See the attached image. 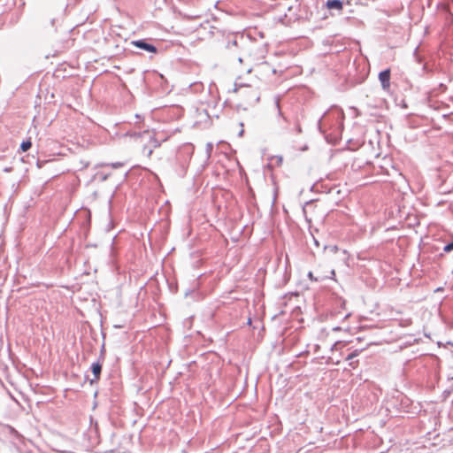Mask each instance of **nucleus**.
Here are the masks:
<instances>
[{
    "label": "nucleus",
    "mask_w": 453,
    "mask_h": 453,
    "mask_svg": "<svg viewBox=\"0 0 453 453\" xmlns=\"http://www.w3.org/2000/svg\"><path fill=\"white\" fill-rule=\"evenodd\" d=\"M4 171L5 173H11V172L12 171V167H5V168L4 169Z\"/></svg>",
    "instance_id": "9b49d317"
},
{
    "label": "nucleus",
    "mask_w": 453,
    "mask_h": 453,
    "mask_svg": "<svg viewBox=\"0 0 453 453\" xmlns=\"http://www.w3.org/2000/svg\"><path fill=\"white\" fill-rule=\"evenodd\" d=\"M135 138H142V141H150L152 144L150 146H144L143 151L147 153V156L150 157L152 153L153 148H156L158 146L157 142L153 137L152 134L149 131L144 132L142 135L141 134H134Z\"/></svg>",
    "instance_id": "f257e3e1"
},
{
    "label": "nucleus",
    "mask_w": 453,
    "mask_h": 453,
    "mask_svg": "<svg viewBox=\"0 0 453 453\" xmlns=\"http://www.w3.org/2000/svg\"><path fill=\"white\" fill-rule=\"evenodd\" d=\"M379 79L381 82L383 88H389V80H390V72L389 70H385L380 73Z\"/></svg>",
    "instance_id": "39448f33"
},
{
    "label": "nucleus",
    "mask_w": 453,
    "mask_h": 453,
    "mask_svg": "<svg viewBox=\"0 0 453 453\" xmlns=\"http://www.w3.org/2000/svg\"><path fill=\"white\" fill-rule=\"evenodd\" d=\"M90 369L94 375V378L91 380V383H93L94 381H97L99 380L101 371H102V365L99 363V361L94 362L91 365Z\"/></svg>",
    "instance_id": "20e7f679"
},
{
    "label": "nucleus",
    "mask_w": 453,
    "mask_h": 453,
    "mask_svg": "<svg viewBox=\"0 0 453 453\" xmlns=\"http://www.w3.org/2000/svg\"><path fill=\"white\" fill-rule=\"evenodd\" d=\"M122 325H115V327H122Z\"/></svg>",
    "instance_id": "2eb2a0df"
},
{
    "label": "nucleus",
    "mask_w": 453,
    "mask_h": 453,
    "mask_svg": "<svg viewBox=\"0 0 453 453\" xmlns=\"http://www.w3.org/2000/svg\"><path fill=\"white\" fill-rule=\"evenodd\" d=\"M112 200H113V194L110 197V201H109L110 204L111 203Z\"/></svg>",
    "instance_id": "ddd939ff"
},
{
    "label": "nucleus",
    "mask_w": 453,
    "mask_h": 453,
    "mask_svg": "<svg viewBox=\"0 0 453 453\" xmlns=\"http://www.w3.org/2000/svg\"><path fill=\"white\" fill-rule=\"evenodd\" d=\"M32 147L30 140L23 141L20 144L19 150L23 152L27 151Z\"/></svg>",
    "instance_id": "0eeeda50"
},
{
    "label": "nucleus",
    "mask_w": 453,
    "mask_h": 453,
    "mask_svg": "<svg viewBox=\"0 0 453 453\" xmlns=\"http://www.w3.org/2000/svg\"><path fill=\"white\" fill-rule=\"evenodd\" d=\"M241 88L248 89L249 88H248V87H241V88H240V89H241Z\"/></svg>",
    "instance_id": "dca6fc26"
},
{
    "label": "nucleus",
    "mask_w": 453,
    "mask_h": 453,
    "mask_svg": "<svg viewBox=\"0 0 453 453\" xmlns=\"http://www.w3.org/2000/svg\"><path fill=\"white\" fill-rule=\"evenodd\" d=\"M325 251L327 255H334L336 257L334 259L335 262L337 261H342L346 262L347 260V254L345 250L340 251L337 246H326Z\"/></svg>",
    "instance_id": "f03ea898"
},
{
    "label": "nucleus",
    "mask_w": 453,
    "mask_h": 453,
    "mask_svg": "<svg viewBox=\"0 0 453 453\" xmlns=\"http://www.w3.org/2000/svg\"><path fill=\"white\" fill-rule=\"evenodd\" d=\"M308 277H309L311 280H317V279L313 277V274H312V273H311V272H310V273H308Z\"/></svg>",
    "instance_id": "9d476101"
},
{
    "label": "nucleus",
    "mask_w": 453,
    "mask_h": 453,
    "mask_svg": "<svg viewBox=\"0 0 453 453\" xmlns=\"http://www.w3.org/2000/svg\"><path fill=\"white\" fill-rule=\"evenodd\" d=\"M326 6L329 9L341 10L342 8V3L339 0H329L326 2Z\"/></svg>",
    "instance_id": "423d86ee"
},
{
    "label": "nucleus",
    "mask_w": 453,
    "mask_h": 453,
    "mask_svg": "<svg viewBox=\"0 0 453 453\" xmlns=\"http://www.w3.org/2000/svg\"><path fill=\"white\" fill-rule=\"evenodd\" d=\"M111 252H112L113 251V241L111 243Z\"/></svg>",
    "instance_id": "4468645a"
},
{
    "label": "nucleus",
    "mask_w": 453,
    "mask_h": 453,
    "mask_svg": "<svg viewBox=\"0 0 453 453\" xmlns=\"http://www.w3.org/2000/svg\"><path fill=\"white\" fill-rule=\"evenodd\" d=\"M132 44H134V46H136L139 49L144 50L151 52V53H156V51H157V49L155 46H153L152 44L147 43L146 42H144L142 40L134 41V42H132Z\"/></svg>",
    "instance_id": "7ed1b4c3"
},
{
    "label": "nucleus",
    "mask_w": 453,
    "mask_h": 453,
    "mask_svg": "<svg viewBox=\"0 0 453 453\" xmlns=\"http://www.w3.org/2000/svg\"><path fill=\"white\" fill-rule=\"evenodd\" d=\"M255 101L257 102L259 97L257 96V92L254 90Z\"/></svg>",
    "instance_id": "f8f14e48"
},
{
    "label": "nucleus",
    "mask_w": 453,
    "mask_h": 453,
    "mask_svg": "<svg viewBox=\"0 0 453 453\" xmlns=\"http://www.w3.org/2000/svg\"><path fill=\"white\" fill-rule=\"evenodd\" d=\"M453 250V242H451L450 243H449L448 245H446L443 249V250L445 252H449Z\"/></svg>",
    "instance_id": "1a4fd4ad"
},
{
    "label": "nucleus",
    "mask_w": 453,
    "mask_h": 453,
    "mask_svg": "<svg viewBox=\"0 0 453 453\" xmlns=\"http://www.w3.org/2000/svg\"><path fill=\"white\" fill-rule=\"evenodd\" d=\"M111 229H113V218L111 216H110V220H109V223L106 226V232H110Z\"/></svg>",
    "instance_id": "6e6552de"
}]
</instances>
